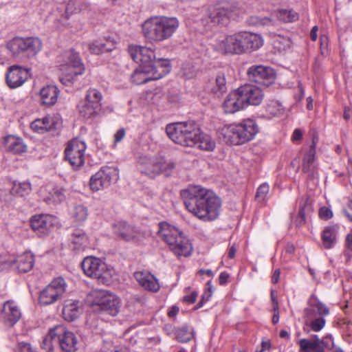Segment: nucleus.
Listing matches in <instances>:
<instances>
[{"instance_id":"nucleus-1","label":"nucleus","mask_w":352,"mask_h":352,"mask_svg":"<svg viewBox=\"0 0 352 352\" xmlns=\"http://www.w3.org/2000/svg\"><path fill=\"white\" fill-rule=\"evenodd\" d=\"M129 52L133 60L139 64L131 76L136 85H142L150 80H158L170 72L168 59L156 58L153 50L146 47L131 45Z\"/></svg>"},{"instance_id":"nucleus-2","label":"nucleus","mask_w":352,"mask_h":352,"mask_svg":"<svg viewBox=\"0 0 352 352\" xmlns=\"http://www.w3.org/2000/svg\"><path fill=\"white\" fill-rule=\"evenodd\" d=\"M186 209L203 221H213L219 214L221 202L211 190L192 186L181 192Z\"/></svg>"},{"instance_id":"nucleus-3","label":"nucleus","mask_w":352,"mask_h":352,"mask_svg":"<svg viewBox=\"0 0 352 352\" xmlns=\"http://www.w3.org/2000/svg\"><path fill=\"white\" fill-rule=\"evenodd\" d=\"M175 17L154 16L144 23V36L151 41L162 42L170 38L179 27Z\"/></svg>"},{"instance_id":"nucleus-4","label":"nucleus","mask_w":352,"mask_h":352,"mask_svg":"<svg viewBox=\"0 0 352 352\" xmlns=\"http://www.w3.org/2000/svg\"><path fill=\"white\" fill-rule=\"evenodd\" d=\"M158 236L177 256H188L192 248L189 240L176 227L162 222L159 224Z\"/></svg>"},{"instance_id":"nucleus-5","label":"nucleus","mask_w":352,"mask_h":352,"mask_svg":"<svg viewBox=\"0 0 352 352\" xmlns=\"http://www.w3.org/2000/svg\"><path fill=\"white\" fill-rule=\"evenodd\" d=\"M168 136L176 144L184 146H194L199 134V127L194 121L176 122L166 127Z\"/></svg>"},{"instance_id":"nucleus-6","label":"nucleus","mask_w":352,"mask_h":352,"mask_svg":"<svg viewBox=\"0 0 352 352\" xmlns=\"http://www.w3.org/2000/svg\"><path fill=\"white\" fill-rule=\"evenodd\" d=\"M258 126L253 120L225 126L222 133L231 144L239 145L251 140L258 133Z\"/></svg>"},{"instance_id":"nucleus-7","label":"nucleus","mask_w":352,"mask_h":352,"mask_svg":"<svg viewBox=\"0 0 352 352\" xmlns=\"http://www.w3.org/2000/svg\"><path fill=\"white\" fill-rule=\"evenodd\" d=\"M84 273L89 277L98 280L103 284H108L113 276V270L100 258L94 256L85 258L81 263Z\"/></svg>"},{"instance_id":"nucleus-8","label":"nucleus","mask_w":352,"mask_h":352,"mask_svg":"<svg viewBox=\"0 0 352 352\" xmlns=\"http://www.w3.org/2000/svg\"><path fill=\"white\" fill-rule=\"evenodd\" d=\"M13 56L25 52L29 57L35 56L42 49V41L36 37H15L6 45Z\"/></svg>"},{"instance_id":"nucleus-9","label":"nucleus","mask_w":352,"mask_h":352,"mask_svg":"<svg viewBox=\"0 0 352 352\" xmlns=\"http://www.w3.org/2000/svg\"><path fill=\"white\" fill-rule=\"evenodd\" d=\"M67 285L62 277L54 278L41 292L39 302L48 305L58 300L66 292Z\"/></svg>"},{"instance_id":"nucleus-10","label":"nucleus","mask_w":352,"mask_h":352,"mask_svg":"<svg viewBox=\"0 0 352 352\" xmlns=\"http://www.w3.org/2000/svg\"><path fill=\"white\" fill-rule=\"evenodd\" d=\"M240 13L237 4H220L211 7L208 10V18L211 23L223 24L229 19H234Z\"/></svg>"},{"instance_id":"nucleus-11","label":"nucleus","mask_w":352,"mask_h":352,"mask_svg":"<svg viewBox=\"0 0 352 352\" xmlns=\"http://www.w3.org/2000/svg\"><path fill=\"white\" fill-rule=\"evenodd\" d=\"M87 146L84 142L78 139L71 140L65 148V158L74 169H78L85 163V151Z\"/></svg>"},{"instance_id":"nucleus-12","label":"nucleus","mask_w":352,"mask_h":352,"mask_svg":"<svg viewBox=\"0 0 352 352\" xmlns=\"http://www.w3.org/2000/svg\"><path fill=\"white\" fill-rule=\"evenodd\" d=\"M247 74L251 81L266 87L272 85L276 78L274 69L263 65H253L248 69Z\"/></svg>"},{"instance_id":"nucleus-13","label":"nucleus","mask_w":352,"mask_h":352,"mask_svg":"<svg viewBox=\"0 0 352 352\" xmlns=\"http://www.w3.org/2000/svg\"><path fill=\"white\" fill-rule=\"evenodd\" d=\"M52 333L56 336V344L65 352H75L77 349V338L72 331L65 327L58 325L52 329Z\"/></svg>"},{"instance_id":"nucleus-14","label":"nucleus","mask_w":352,"mask_h":352,"mask_svg":"<svg viewBox=\"0 0 352 352\" xmlns=\"http://www.w3.org/2000/svg\"><path fill=\"white\" fill-rule=\"evenodd\" d=\"M237 89L245 107L249 105L258 106L264 98L263 91L257 85L245 84Z\"/></svg>"},{"instance_id":"nucleus-15","label":"nucleus","mask_w":352,"mask_h":352,"mask_svg":"<svg viewBox=\"0 0 352 352\" xmlns=\"http://www.w3.org/2000/svg\"><path fill=\"white\" fill-rule=\"evenodd\" d=\"M113 232L118 237L126 241H139L145 237L144 232L125 221H119L115 223Z\"/></svg>"},{"instance_id":"nucleus-16","label":"nucleus","mask_w":352,"mask_h":352,"mask_svg":"<svg viewBox=\"0 0 352 352\" xmlns=\"http://www.w3.org/2000/svg\"><path fill=\"white\" fill-rule=\"evenodd\" d=\"M116 170L111 167L100 168L90 179V188L94 191H98L110 186L112 177L116 175Z\"/></svg>"},{"instance_id":"nucleus-17","label":"nucleus","mask_w":352,"mask_h":352,"mask_svg":"<svg viewBox=\"0 0 352 352\" xmlns=\"http://www.w3.org/2000/svg\"><path fill=\"white\" fill-rule=\"evenodd\" d=\"M95 305L102 312L115 316L119 312L120 300L113 294L101 292L95 301Z\"/></svg>"},{"instance_id":"nucleus-18","label":"nucleus","mask_w":352,"mask_h":352,"mask_svg":"<svg viewBox=\"0 0 352 352\" xmlns=\"http://www.w3.org/2000/svg\"><path fill=\"white\" fill-rule=\"evenodd\" d=\"M21 312L16 302L8 300L4 302L0 312V320L8 327H13L21 318Z\"/></svg>"},{"instance_id":"nucleus-19","label":"nucleus","mask_w":352,"mask_h":352,"mask_svg":"<svg viewBox=\"0 0 352 352\" xmlns=\"http://www.w3.org/2000/svg\"><path fill=\"white\" fill-rule=\"evenodd\" d=\"M239 32L227 36L216 44V50L224 54H241Z\"/></svg>"},{"instance_id":"nucleus-20","label":"nucleus","mask_w":352,"mask_h":352,"mask_svg":"<svg viewBox=\"0 0 352 352\" xmlns=\"http://www.w3.org/2000/svg\"><path fill=\"white\" fill-rule=\"evenodd\" d=\"M29 71L19 65H12L8 68L6 80L8 86L11 89L21 87L28 80Z\"/></svg>"},{"instance_id":"nucleus-21","label":"nucleus","mask_w":352,"mask_h":352,"mask_svg":"<svg viewBox=\"0 0 352 352\" xmlns=\"http://www.w3.org/2000/svg\"><path fill=\"white\" fill-rule=\"evenodd\" d=\"M56 219L47 214H35L30 221L32 229L38 234H47L54 226Z\"/></svg>"},{"instance_id":"nucleus-22","label":"nucleus","mask_w":352,"mask_h":352,"mask_svg":"<svg viewBox=\"0 0 352 352\" xmlns=\"http://www.w3.org/2000/svg\"><path fill=\"white\" fill-rule=\"evenodd\" d=\"M239 35L241 54L256 51L263 45V39L259 34L250 32H241Z\"/></svg>"},{"instance_id":"nucleus-23","label":"nucleus","mask_w":352,"mask_h":352,"mask_svg":"<svg viewBox=\"0 0 352 352\" xmlns=\"http://www.w3.org/2000/svg\"><path fill=\"white\" fill-rule=\"evenodd\" d=\"M160 157L151 158L142 156L138 161L139 169L141 173L154 178L162 173Z\"/></svg>"},{"instance_id":"nucleus-24","label":"nucleus","mask_w":352,"mask_h":352,"mask_svg":"<svg viewBox=\"0 0 352 352\" xmlns=\"http://www.w3.org/2000/svg\"><path fill=\"white\" fill-rule=\"evenodd\" d=\"M60 69L63 75H69L75 78L83 73L85 67L78 54L71 52L67 63L62 65Z\"/></svg>"},{"instance_id":"nucleus-25","label":"nucleus","mask_w":352,"mask_h":352,"mask_svg":"<svg viewBox=\"0 0 352 352\" xmlns=\"http://www.w3.org/2000/svg\"><path fill=\"white\" fill-rule=\"evenodd\" d=\"M226 113H234L245 108L238 89L230 92L226 98L223 104Z\"/></svg>"},{"instance_id":"nucleus-26","label":"nucleus","mask_w":352,"mask_h":352,"mask_svg":"<svg viewBox=\"0 0 352 352\" xmlns=\"http://www.w3.org/2000/svg\"><path fill=\"white\" fill-rule=\"evenodd\" d=\"M134 277L144 289L157 292L160 288L157 279L150 272L138 271L134 273Z\"/></svg>"},{"instance_id":"nucleus-27","label":"nucleus","mask_w":352,"mask_h":352,"mask_svg":"<svg viewBox=\"0 0 352 352\" xmlns=\"http://www.w3.org/2000/svg\"><path fill=\"white\" fill-rule=\"evenodd\" d=\"M298 344L299 352H324L327 347L325 342L320 339L317 335L314 336L313 340L303 338L300 339Z\"/></svg>"},{"instance_id":"nucleus-28","label":"nucleus","mask_w":352,"mask_h":352,"mask_svg":"<svg viewBox=\"0 0 352 352\" xmlns=\"http://www.w3.org/2000/svg\"><path fill=\"white\" fill-rule=\"evenodd\" d=\"M46 195H43L44 201L49 204H59L65 199V190L60 186L47 187L45 188Z\"/></svg>"},{"instance_id":"nucleus-29","label":"nucleus","mask_w":352,"mask_h":352,"mask_svg":"<svg viewBox=\"0 0 352 352\" xmlns=\"http://www.w3.org/2000/svg\"><path fill=\"white\" fill-rule=\"evenodd\" d=\"M318 138L315 135L313 137L312 144L309 151L305 154L302 160V170L307 173L311 174L314 171V162L316 159V147Z\"/></svg>"},{"instance_id":"nucleus-30","label":"nucleus","mask_w":352,"mask_h":352,"mask_svg":"<svg viewBox=\"0 0 352 352\" xmlns=\"http://www.w3.org/2000/svg\"><path fill=\"white\" fill-rule=\"evenodd\" d=\"M310 307L305 309V314L307 318H311L313 315H318L323 317L328 315L329 310L328 307L322 302L317 300L316 298H311L309 301Z\"/></svg>"},{"instance_id":"nucleus-31","label":"nucleus","mask_w":352,"mask_h":352,"mask_svg":"<svg viewBox=\"0 0 352 352\" xmlns=\"http://www.w3.org/2000/svg\"><path fill=\"white\" fill-rule=\"evenodd\" d=\"M58 95V89L54 85L45 86L40 91L42 103L47 106L54 105L57 101Z\"/></svg>"},{"instance_id":"nucleus-32","label":"nucleus","mask_w":352,"mask_h":352,"mask_svg":"<svg viewBox=\"0 0 352 352\" xmlns=\"http://www.w3.org/2000/svg\"><path fill=\"white\" fill-rule=\"evenodd\" d=\"M4 144L6 149L14 153H21L25 151L26 146L22 140L13 135H8L4 139Z\"/></svg>"},{"instance_id":"nucleus-33","label":"nucleus","mask_w":352,"mask_h":352,"mask_svg":"<svg viewBox=\"0 0 352 352\" xmlns=\"http://www.w3.org/2000/svg\"><path fill=\"white\" fill-rule=\"evenodd\" d=\"M34 263V256L30 252H25L16 260L17 269L21 273H26L32 270Z\"/></svg>"},{"instance_id":"nucleus-34","label":"nucleus","mask_w":352,"mask_h":352,"mask_svg":"<svg viewBox=\"0 0 352 352\" xmlns=\"http://www.w3.org/2000/svg\"><path fill=\"white\" fill-rule=\"evenodd\" d=\"M338 227L331 226L326 227L322 233L323 247L326 249L331 248L336 241Z\"/></svg>"},{"instance_id":"nucleus-35","label":"nucleus","mask_w":352,"mask_h":352,"mask_svg":"<svg viewBox=\"0 0 352 352\" xmlns=\"http://www.w3.org/2000/svg\"><path fill=\"white\" fill-rule=\"evenodd\" d=\"M78 109L80 114L85 118H91L94 116L97 115L101 108L96 102L89 103L86 99L81 102L78 105Z\"/></svg>"},{"instance_id":"nucleus-36","label":"nucleus","mask_w":352,"mask_h":352,"mask_svg":"<svg viewBox=\"0 0 352 352\" xmlns=\"http://www.w3.org/2000/svg\"><path fill=\"white\" fill-rule=\"evenodd\" d=\"M79 302L77 300H69L64 305L63 315L65 320L73 321L79 315Z\"/></svg>"},{"instance_id":"nucleus-37","label":"nucleus","mask_w":352,"mask_h":352,"mask_svg":"<svg viewBox=\"0 0 352 352\" xmlns=\"http://www.w3.org/2000/svg\"><path fill=\"white\" fill-rule=\"evenodd\" d=\"M32 191V186L29 182H12V186L10 189V194L17 197H25L30 193Z\"/></svg>"},{"instance_id":"nucleus-38","label":"nucleus","mask_w":352,"mask_h":352,"mask_svg":"<svg viewBox=\"0 0 352 352\" xmlns=\"http://www.w3.org/2000/svg\"><path fill=\"white\" fill-rule=\"evenodd\" d=\"M196 144L199 148L206 151H212L215 147V142L211 137L207 134L203 133L199 131V134L195 140Z\"/></svg>"},{"instance_id":"nucleus-39","label":"nucleus","mask_w":352,"mask_h":352,"mask_svg":"<svg viewBox=\"0 0 352 352\" xmlns=\"http://www.w3.org/2000/svg\"><path fill=\"white\" fill-rule=\"evenodd\" d=\"M71 241L74 250L84 249L86 246L87 237L81 230H76L71 236Z\"/></svg>"},{"instance_id":"nucleus-40","label":"nucleus","mask_w":352,"mask_h":352,"mask_svg":"<svg viewBox=\"0 0 352 352\" xmlns=\"http://www.w3.org/2000/svg\"><path fill=\"white\" fill-rule=\"evenodd\" d=\"M269 36L274 38V45L279 51L285 50L291 45V41L289 37L281 36L275 32H269Z\"/></svg>"},{"instance_id":"nucleus-41","label":"nucleus","mask_w":352,"mask_h":352,"mask_svg":"<svg viewBox=\"0 0 352 352\" xmlns=\"http://www.w3.org/2000/svg\"><path fill=\"white\" fill-rule=\"evenodd\" d=\"M76 3L74 0H69L66 4H60L57 7V11L62 16L69 19V16L76 10Z\"/></svg>"},{"instance_id":"nucleus-42","label":"nucleus","mask_w":352,"mask_h":352,"mask_svg":"<svg viewBox=\"0 0 352 352\" xmlns=\"http://www.w3.org/2000/svg\"><path fill=\"white\" fill-rule=\"evenodd\" d=\"M175 334L177 340L179 342H188L194 337L193 331H190L187 327L177 329Z\"/></svg>"},{"instance_id":"nucleus-43","label":"nucleus","mask_w":352,"mask_h":352,"mask_svg":"<svg viewBox=\"0 0 352 352\" xmlns=\"http://www.w3.org/2000/svg\"><path fill=\"white\" fill-rule=\"evenodd\" d=\"M72 216L77 222H82L85 221L88 217V210L86 206L83 205H77L74 206Z\"/></svg>"},{"instance_id":"nucleus-44","label":"nucleus","mask_w":352,"mask_h":352,"mask_svg":"<svg viewBox=\"0 0 352 352\" xmlns=\"http://www.w3.org/2000/svg\"><path fill=\"white\" fill-rule=\"evenodd\" d=\"M277 18L283 22H294L298 19V14L294 10H280L276 14Z\"/></svg>"},{"instance_id":"nucleus-45","label":"nucleus","mask_w":352,"mask_h":352,"mask_svg":"<svg viewBox=\"0 0 352 352\" xmlns=\"http://www.w3.org/2000/svg\"><path fill=\"white\" fill-rule=\"evenodd\" d=\"M52 120L49 118H43V119L36 120L31 124V127L35 131L45 130L49 131L52 128Z\"/></svg>"},{"instance_id":"nucleus-46","label":"nucleus","mask_w":352,"mask_h":352,"mask_svg":"<svg viewBox=\"0 0 352 352\" xmlns=\"http://www.w3.org/2000/svg\"><path fill=\"white\" fill-rule=\"evenodd\" d=\"M227 91L226 80L223 74H219L216 77L215 87L213 91L218 96L222 95Z\"/></svg>"},{"instance_id":"nucleus-47","label":"nucleus","mask_w":352,"mask_h":352,"mask_svg":"<svg viewBox=\"0 0 352 352\" xmlns=\"http://www.w3.org/2000/svg\"><path fill=\"white\" fill-rule=\"evenodd\" d=\"M109 43L102 41H96L93 42L89 46V50L92 54H100L104 52H110L111 47H107Z\"/></svg>"},{"instance_id":"nucleus-48","label":"nucleus","mask_w":352,"mask_h":352,"mask_svg":"<svg viewBox=\"0 0 352 352\" xmlns=\"http://www.w3.org/2000/svg\"><path fill=\"white\" fill-rule=\"evenodd\" d=\"M310 318H307L305 324L309 326L312 331L318 332L324 327L326 321L323 317H318L314 320H309Z\"/></svg>"},{"instance_id":"nucleus-49","label":"nucleus","mask_w":352,"mask_h":352,"mask_svg":"<svg viewBox=\"0 0 352 352\" xmlns=\"http://www.w3.org/2000/svg\"><path fill=\"white\" fill-rule=\"evenodd\" d=\"M102 96L101 93L97 90L96 89L90 88L87 90L85 99L89 101V102H97L99 105V107L101 108V100Z\"/></svg>"},{"instance_id":"nucleus-50","label":"nucleus","mask_w":352,"mask_h":352,"mask_svg":"<svg viewBox=\"0 0 352 352\" xmlns=\"http://www.w3.org/2000/svg\"><path fill=\"white\" fill-rule=\"evenodd\" d=\"M267 112L272 116H276L283 113V107L278 101H270L266 107Z\"/></svg>"},{"instance_id":"nucleus-51","label":"nucleus","mask_w":352,"mask_h":352,"mask_svg":"<svg viewBox=\"0 0 352 352\" xmlns=\"http://www.w3.org/2000/svg\"><path fill=\"white\" fill-rule=\"evenodd\" d=\"M160 161L162 165L161 173H163L166 177L170 176L176 167L175 163L170 160L166 161L162 157H160Z\"/></svg>"},{"instance_id":"nucleus-52","label":"nucleus","mask_w":352,"mask_h":352,"mask_svg":"<svg viewBox=\"0 0 352 352\" xmlns=\"http://www.w3.org/2000/svg\"><path fill=\"white\" fill-rule=\"evenodd\" d=\"M181 73L186 78H192L195 76L197 71L195 66L190 62L184 63L182 65Z\"/></svg>"},{"instance_id":"nucleus-53","label":"nucleus","mask_w":352,"mask_h":352,"mask_svg":"<svg viewBox=\"0 0 352 352\" xmlns=\"http://www.w3.org/2000/svg\"><path fill=\"white\" fill-rule=\"evenodd\" d=\"M56 344V338L55 335L52 333V329L49 333L44 338L41 346L43 349L51 351L53 349L54 344Z\"/></svg>"},{"instance_id":"nucleus-54","label":"nucleus","mask_w":352,"mask_h":352,"mask_svg":"<svg viewBox=\"0 0 352 352\" xmlns=\"http://www.w3.org/2000/svg\"><path fill=\"white\" fill-rule=\"evenodd\" d=\"M250 23L255 25H274V21L270 18H261L253 16L250 18Z\"/></svg>"},{"instance_id":"nucleus-55","label":"nucleus","mask_w":352,"mask_h":352,"mask_svg":"<svg viewBox=\"0 0 352 352\" xmlns=\"http://www.w3.org/2000/svg\"><path fill=\"white\" fill-rule=\"evenodd\" d=\"M270 190V186L267 184H261L257 189L256 193V199L258 201H263L265 200Z\"/></svg>"},{"instance_id":"nucleus-56","label":"nucleus","mask_w":352,"mask_h":352,"mask_svg":"<svg viewBox=\"0 0 352 352\" xmlns=\"http://www.w3.org/2000/svg\"><path fill=\"white\" fill-rule=\"evenodd\" d=\"M207 285H208V292H206L201 296V300L199 302V303L197 305V306L195 307V309H197L200 307H202L203 304L204 303L205 301H208L210 298L212 296V285H211V281L209 280L208 283H207Z\"/></svg>"},{"instance_id":"nucleus-57","label":"nucleus","mask_w":352,"mask_h":352,"mask_svg":"<svg viewBox=\"0 0 352 352\" xmlns=\"http://www.w3.org/2000/svg\"><path fill=\"white\" fill-rule=\"evenodd\" d=\"M15 352H36L32 349L30 344L25 342H21L15 347Z\"/></svg>"},{"instance_id":"nucleus-58","label":"nucleus","mask_w":352,"mask_h":352,"mask_svg":"<svg viewBox=\"0 0 352 352\" xmlns=\"http://www.w3.org/2000/svg\"><path fill=\"white\" fill-rule=\"evenodd\" d=\"M320 218L322 220H328L333 217L331 210L326 206L321 207L318 212Z\"/></svg>"},{"instance_id":"nucleus-59","label":"nucleus","mask_w":352,"mask_h":352,"mask_svg":"<svg viewBox=\"0 0 352 352\" xmlns=\"http://www.w3.org/2000/svg\"><path fill=\"white\" fill-rule=\"evenodd\" d=\"M306 206H300L298 215L296 219V223L297 226H301L305 222V208Z\"/></svg>"},{"instance_id":"nucleus-60","label":"nucleus","mask_w":352,"mask_h":352,"mask_svg":"<svg viewBox=\"0 0 352 352\" xmlns=\"http://www.w3.org/2000/svg\"><path fill=\"white\" fill-rule=\"evenodd\" d=\"M198 293L196 291H193L190 294L186 295L184 296V301L188 303L192 304L195 302Z\"/></svg>"},{"instance_id":"nucleus-61","label":"nucleus","mask_w":352,"mask_h":352,"mask_svg":"<svg viewBox=\"0 0 352 352\" xmlns=\"http://www.w3.org/2000/svg\"><path fill=\"white\" fill-rule=\"evenodd\" d=\"M125 135V131L124 129H120L114 135V142L117 144L120 142Z\"/></svg>"},{"instance_id":"nucleus-62","label":"nucleus","mask_w":352,"mask_h":352,"mask_svg":"<svg viewBox=\"0 0 352 352\" xmlns=\"http://www.w3.org/2000/svg\"><path fill=\"white\" fill-rule=\"evenodd\" d=\"M229 277L230 275L228 273L226 272H221L219 277V284L221 285H225L228 282Z\"/></svg>"},{"instance_id":"nucleus-63","label":"nucleus","mask_w":352,"mask_h":352,"mask_svg":"<svg viewBox=\"0 0 352 352\" xmlns=\"http://www.w3.org/2000/svg\"><path fill=\"white\" fill-rule=\"evenodd\" d=\"M271 348V344L270 340H263L261 342V349L260 350H256L255 352H263L265 350H270Z\"/></svg>"},{"instance_id":"nucleus-64","label":"nucleus","mask_w":352,"mask_h":352,"mask_svg":"<svg viewBox=\"0 0 352 352\" xmlns=\"http://www.w3.org/2000/svg\"><path fill=\"white\" fill-rule=\"evenodd\" d=\"M302 132L300 129H296L294 130L292 135V140L293 141H298L302 139Z\"/></svg>"}]
</instances>
